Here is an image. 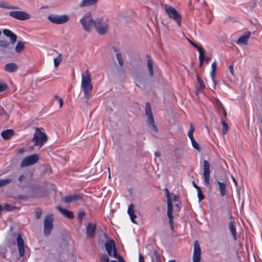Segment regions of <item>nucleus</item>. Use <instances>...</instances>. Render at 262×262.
I'll use <instances>...</instances> for the list:
<instances>
[{"label":"nucleus","instance_id":"obj_1","mask_svg":"<svg viewBox=\"0 0 262 262\" xmlns=\"http://www.w3.org/2000/svg\"><path fill=\"white\" fill-rule=\"evenodd\" d=\"M48 137L46 134L41 132L38 127L35 128V132L32 139V142L35 146L41 148L47 141Z\"/></svg>","mask_w":262,"mask_h":262},{"label":"nucleus","instance_id":"obj_2","mask_svg":"<svg viewBox=\"0 0 262 262\" xmlns=\"http://www.w3.org/2000/svg\"><path fill=\"white\" fill-rule=\"evenodd\" d=\"M80 22L84 31L90 32L92 30L93 27L95 26V20H93L90 13H86L81 18Z\"/></svg>","mask_w":262,"mask_h":262},{"label":"nucleus","instance_id":"obj_3","mask_svg":"<svg viewBox=\"0 0 262 262\" xmlns=\"http://www.w3.org/2000/svg\"><path fill=\"white\" fill-rule=\"evenodd\" d=\"M164 9L166 14L168 16L173 19L180 27L181 26L182 17L181 14L178 11L173 7L165 5Z\"/></svg>","mask_w":262,"mask_h":262},{"label":"nucleus","instance_id":"obj_4","mask_svg":"<svg viewBox=\"0 0 262 262\" xmlns=\"http://www.w3.org/2000/svg\"><path fill=\"white\" fill-rule=\"evenodd\" d=\"M145 114L147 118V122L151 129L155 132H158V128L155 124V121L150 105L149 103H146L145 105Z\"/></svg>","mask_w":262,"mask_h":262},{"label":"nucleus","instance_id":"obj_5","mask_svg":"<svg viewBox=\"0 0 262 262\" xmlns=\"http://www.w3.org/2000/svg\"><path fill=\"white\" fill-rule=\"evenodd\" d=\"M95 28L99 35L105 34L108 30V23L101 18L95 19Z\"/></svg>","mask_w":262,"mask_h":262},{"label":"nucleus","instance_id":"obj_6","mask_svg":"<svg viewBox=\"0 0 262 262\" xmlns=\"http://www.w3.org/2000/svg\"><path fill=\"white\" fill-rule=\"evenodd\" d=\"M105 248L108 254L110 256L117 259L119 256H121L116 250L115 243L113 240L110 239L107 241L105 244Z\"/></svg>","mask_w":262,"mask_h":262},{"label":"nucleus","instance_id":"obj_7","mask_svg":"<svg viewBox=\"0 0 262 262\" xmlns=\"http://www.w3.org/2000/svg\"><path fill=\"white\" fill-rule=\"evenodd\" d=\"M10 16L20 20H26L31 18V15L23 11H12L9 12Z\"/></svg>","mask_w":262,"mask_h":262},{"label":"nucleus","instance_id":"obj_8","mask_svg":"<svg viewBox=\"0 0 262 262\" xmlns=\"http://www.w3.org/2000/svg\"><path fill=\"white\" fill-rule=\"evenodd\" d=\"M48 19L52 23L55 24H62L68 22L69 17L67 15H50L48 16Z\"/></svg>","mask_w":262,"mask_h":262},{"label":"nucleus","instance_id":"obj_9","mask_svg":"<svg viewBox=\"0 0 262 262\" xmlns=\"http://www.w3.org/2000/svg\"><path fill=\"white\" fill-rule=\"evenodd\" d=\"M53 218L51 214L47 215L44 220L43 232L46 236H49L53 227Z\"/></svg>","mask_w":262,"mask_h":262},{"label":"nucleus","instance_id":"obj_10","mask_svg":"<svg viewBox=\"0 0 262 262\" xmlns=\"http://www.w3.org/2000/svg\"><path fill=\"white\" fill-rule=\"evenodd\" d=\"M203 178L205 184L208 186L210 185V165L206 160L203 161Z\"/></svg>","mask_w":262,"mask_h":262},{"label":"nucleus","instance_id":"obj_11","mask_svg":"<svg viewBox=\"0 0 262 262\" xmlns=\"http://www.w3.org/2000/svg\"><path fill=\"white\" fill-rule=\"evenodd\" d=\"M39 160L37 155H32L25 158L20 163L21 167H25L36 163Z\"/></svg>","mask_w":262,"mask_h":262},{"label":"nucleus","instance_id":"obj_12","mask_svg":"<svg viewBox=\"0 0 262 262\" xmlns=\"http://www.w3.org/2000/svg\"><path fill=\"white\" fill-rule=\"evenodd\" d=\"M201 249L199 242L195 241L194 244V249L192 256V262H201Z\"/></svg>","mask_w":262,"mask_h":262},{"label":"nucleus","instance_id":"obj_13","mask_svg":"<svg viewBox=\"0 0 262 262\" xmlns=\"http://www.w3.org/2000/svg\"><path fill=\"white\" fill-rule=\"evenodd\" d=\"M82 196L78 193H74L61 198V201L65 203H70L77 200H81Z\"/></svg>","mask_w":262,"mask_h":262},{"label":"nucleus","instance_id":"obj_14","mask_svg":"<svg viewBox=\"0 0 262 262\" xmlns=\"http://www.w3.org/2000/svg\"><path fill=\"white\" fill-rule=\"evenodd\" d=\"M17 244L20 256H23L25 254V245L24 241L20 234H18L17 236Z\"/></svg>","mask_w":262,"mask_h":262},{"label":"nucleus","instance_id":"obj_15","mask_svg":"<svg viewBox=\"0 0 262 262\" xmlns=\"http://www.w3.org/2000/svg\"><path fill=\"white\" fill-rule=\"evenodd\" d=\"M84 96L89 100L91 97V94L93 89L92 82L81 84Z\"/></svg>","mask_w":262,"mask_h":262},{"label":"nucleus","instance_id":"obj_16","mask_svg":"<svg viewBox=\"0 0 262 262\" xmlns=\"http://www.w3.org/2000/svg\"><path fill=\"white\" fill-rule=\"evenodd\" d=\"M3 32L5 36L10 38V43L14 44L16 41L17 36L11 31L8 29H4Z\"/></svg>","mask_w":262,"mask_h":262},{"label":"nucleus","instance_id":"obj_17","mask_svg":"<svg viewBox=\"0 0 262 262\" xmlns=\"http://www.w3.org/2000/svg\"><path fill=\"white\" fill-rule=\"evenodd\" d=\"M56 208L58 210L60 213L65 217L70 219L74 218V215L73 212L66 209L62 208L60 206H57Z\"/></svg>","mask_w":262,"mask_h":262},{"label":"nucleus","instance_id":"obj_18","mask_svg":"<svg viewBox=\"0 0 262 262\" xmlns=\"http://www.w3.org/2000/svg\"><path fill=\"white\" fill-rule=\"evenodd\" d=\"M134 207V206L133 204H130L128 207L127 213L130 217L132 222L134 223L137 224V222L135 220V219L137 217V215L135 213Z\"/></svg>","mask_w":262,"mask_h":262},{"label":"nucleus","instance_id":"obj_19","mask_svg":"<svg viewBox=\"0 0 262 262\" xmlns=\"http://www.w3.org/2000/svg\"><path fill=\"white\" fill-rule=\"evenodd\" d=\"M134 207V206L133 204H130L128 207L127 213L130 217L132 222L134 223L137 224V222L135 220V219L137 217V215L135 213Z\"/></svg>","mask_w":262,"mask_h":262},{"label":"nucleus","instance_id":"obj_20","mask_svg":"<svg viewBox=\"0 0 262 262\" xmlns=\"http://www.w3.org/2000/svg\"><path fill=\"white\" fill-rule=\"evenodd\" d=\"M18 66L14 63H9L5 66L4 70L5 71L9 73H13L17 71Z\"/></svg>","mask_w":262,"mask_h":262},{"label":"nucleus","instance_id":"obj_21","mask_svg":"<svg viewBox=\"0 0 262 262\" xmlns=\"http://www.w3.org/2000/svg\"><path fill=\"white\" fill-rule=\"evenodd\" d=\"M96 231V225L89 223L86 227V234L90 237H93Z\"/></svg>","mask_w":262,"mask_h":262},{"label":"nucleus","instance_id":"obj_22","mask_svg":"<svg viewBox=\"0 0 262 262\" xmlns=\"http://www.w3.org/2000/svg\"><path fill=\"white\" fill-rule=\"evenodd\" d=\"M250 33L247 32L245 34L242 35L237 40L236 43L239 45H245L247 43V42L250 37Z\"/></svg>","mask_w":262,"mask_h":262},{"label":"nucleus","instance_id":"obj_23","mask_svg":"<svg viewBox=\"0 0 262 262\" xmlns=\"http://www.w3.org/2000/svg\"><path fill=\"white\" fill-rule=\"evenodd\" d=\"M81 84L92 82L91 74L86 70L85 74H81Z\"/></svg>","mask_w":262,"mask_h":262},{"label":"nucleus","instance_id":"obj_24","mask_svg":"<svg viewBox=\"0 0 262 262\" xmlns=\"http://www.w3.org/2000/svg\"><path fill=\"white\" fill-rule=\"evenodd\" d=\"M14 134V132L11 129L3 130L1 133V136L4 140L10 139Z\"/></svg>","mask_w":262,"mask_h":262},{"label":"nucleus","instance_id":"obj_25","mask_svg":"<svg viewBox=\"0 0 262 262\" xmlns=\"http://www.w3.org/2000/svg\"><path fill=\"white\" fill-rule=\"evenodd\" d=\"M229 229L230 232L232 236V237L234 241H236V227L234 223L232 221H230L229 222Z\"/></svg>","mask_w":262,"mask_h":262},{"label":"nucleus","instance_id":"obj_26","mask_svg":"<svg viewBox=\"0 0 262 262\" xmlns=\"http://www.w3.org/2000/svg\"><path fill=\"white\" fill-rule=\"evenodd\" d=\"M147 66L149 73L150 76L152 77L153 76V61L151 58L148 56L147 55Z\"/></svg>","mask_w":262,"mask_h":262},{"label":"nucleus","instance_id":"obj_27","mask_svg":"<svg viewBox=\"0 0 262 262\" xmlns=\"http://www.w3.org/2000/svg\"><path fill=\"white\" fill-rule=\"evenodd\" d=\"M98 0H82L81 2L79 4V6L81 7L90 6L95 5Z\"/></svg>","mask_w":262,"mask_h":262},{"label":"nucleus","instance_id":"obj_28","mask_svg":"<svg viewBox=\"0 0 262 262\" xmlns=\"http://www.w3.org/2000/svg\"><path fill=\"white\" fill-rule=\"evenodd\" d=\"M219 185V189L220 191V194L222 196H224L226 194V185L224 183H222L220 181H217Z\"/></svg>","mask_w":262,"mask_h":262},{"label":"nucleus","instance_id":"obj_29","mask_svg":"<svg viewBox=\"0 0 262 262\" xmlns=\"http://www.w3.org/2000/svg\"><path fill=\"white\" fill-rule=\"evenodd\" d=\"M0 7L7 9H16L17 7H15L13 5H10L7 2L2 1L0 2Z\"/></svg>","mask_w":262,"mask_h":262},{"label":"nucleus","instance_id":"obj_30","mask_svg":"<svg viewBox=\"0 0 262 262\" xmlns=\"http://www.w3.org/2000/svg\"><path fill=\"white\" fill-rule=\"evenodd\" d=\"M25 48V45L23 42L21 41H18L17 43V45L15 47V51L18 53H21Z\"/></svg>","mask_w":262,"mask_h":262},{"label":"nucleus","instance_id":"obj_31","mask_svg":"<svg viewBox=\"0 0 262 262\" xmlns=\"http://www.w3.org/2000/svg\"><path fill=\"white\" fill-rule=\"evenodd\" d=\"M12 182V179L10 178L0 179V187L8 185Z\"/></svg>","mask_w":262,"mask_h":262},{"label":"nucleus","instance_id":"obj_32","mask_svg":"<svg viewBox=\"0 0 262 262\" xmlns=\"http://www.w3.org/2000/svg\"><path fill=\"white\" fill-rule=\"evenodd\" d=\"M216 67V63L215 61H214L211 64V72L210 73L211 78L213 81L214 84H215V78L214 73Z\"/></svg>","mask_w":262,"mask_h":262},{"label":"nucleus","instance_id":"obj_33","mask_svg":"<svg viewBox=\"0 0 262 262\" xmlns=\"http://www.w3.org/2000/svg\"><path fill=\"white\" fill-rule=\"evenodd\" d=\"M10 43L5 40H0V48L4 51L9 48Z\"/></svg>","mask_w":262,"mask_h":262},{"label":"nucleus","instance_id":"obj_34","mask_svg":"<svg viewBox=\"0 0 262 262\" xmlns=\"http://www.w3.org/2000/svg\"><path fill=\"white\" fill-rule=\"evenodd\" d=\"M116 58L118 60V63L120 67H122L124 64L123 56L121 53L119 52L116 53Z\"/></svg>","mask_w":262,"mask_h":262},{"label":"nucleus","instance_id":"obj_35","mask_svg":"<svg viewBox=\"0 0 262 262\" xmlns=\"http://www.w3.org/2000/svg\"><path fill=\"white\" fill-rule=\"evenodd\" d=\"M198 50L199 52L200 66L201 67L203 65V63L204 60L205 55L201 48L199 49Z\"/></svg>","mask_w":262,"mask_h":262},{"label":"nucleus","instance_id":"obj_36","mask_svg":"<svg viewBox=\"0 0 262 262\" xmlns=\"http://www.w3.org/2000/svg\"><path fill=\"white\" fill-rule=\"evenodd\" d=\"M167 213H172L173 212V205L172 203V199H168L167 200Z\"/></svg>","mask_w":262,"mask_h":262},{"label":"nucleus","instance_id":"obj_37","mask_svg":"<svg viewBox=\"0 0 262 262\" xmlns=\"http://www.w3.org/2000/svg\"><path fill=\"white\" fill-rule=\"evenodd\" d=\"M167 216L168 217V222L169 226L170 227V228L171 230H173L174 229V221H173V216L172 215V213H167Z\"/></svg>","mask_w":262,"mask_h":262},{"label":"nucleus","instance_id":"obj_38","mask_svg":"<svg viewBox=\"0 0 262 262\" xmlns=\"http://www.w3.org/2000/svg\"><path fill=\"white\" fill-rule=\"evenodd\" d=\"M18 180L19 182L18 185L22 187L24 186L23 184L26 182V177L25 175L21 174L19 177Z\"/></svg>","mask_w":262,"mask_h":262},{"label":"nucleus","instance_id":"obj_39","mask_svg":"<svg viewBox=\"0 0 262 262\" xmlns=\"http://www.w3.org/2000/svg\"><path fill=\"white\" fill-rule=\"evenodd\" d=\"M61 57L62 55L59 53L58 56L54 59V64L55 68H57L59 66L62 60Z\"/></svg>","mask_w":262,"mask_h":262},{"label":"nucleus","instance_id":"obj_40","mask_svg":"<svg viewBox=\"0 0 262 262\" xmlns=\"http://www.w3.org/2000/svg\"><path fill=\"white\" fill-rule=\"evenodd\" d=\"M191 144L194 148L198 150H200V147L199 144L197 143V142L194 140V138H192V140H191Z\"/></svg>","mask_w":262,"mask_h":262},{"label":"nucleus","instance_id":"obj_41","mask_svg":"<svg viewBox=\"0 0 262 262\" xmlns=\"http://www.w3.org/2000/svg\"><path fill=\"white\" fill-rule=\"evenodd\" d=\"M222 124L223 126V133L224 135H225L228 131L227 124L223 119H222Z\"/></svg>","mask_w":262,"mask_h":262},{"label":"nucleus","instance_id":"obj_42","mask_svg":"<svg viewBox=\"0 0 262 262\" xmlns=\"http://www.w3.org/2000/svg\"><path fill=\"white\" fill-rule=\"evenodd\" d=\"M197 80L199 84L198 86L201 88L204 89L205 87V85L203 80L199 76H198Z\"/></svg>","mask_w":262,"mask_h":262},{"label":"nucleus","instance_id":"obj_43","mask_svg":"<svg viewBox=\"0 0 262 262\" xmlns=\"http://www.w3.org/2000/svg\"><path fill=\"white\" fill-rule=\"evenodd\" d=\"M197 190V193H198V196L199 198V201L200 202L204 199V196L202 194L201 188L200 189L198 188V190Z\"/></svg>","mask_w":262,"mask_h":262},{"label":"nucleus","instance_id":"obj_44","mask_svg":"<svg viewBox=\"0 0 262 262\" xmlns=\"http://www.w3.org/2000/svg\"><path fill=\"white\" fill-rule=\"evenodd\" d=\"M55 98L56 99V100L58 102L59 104V107L61 108L63 104V100L61 98H60L59 96L57 95H55L54 96Z\"/></svg>","mask_w":262,"mask_h":262},{"label":"nucleus","instance_id":"obj_45","mask_svg":"<svg viewBox=\"0 0 262 262\" xmlns=\"http://www.w3.org/2000/svg\"><path fill=\"white\" fill-rule=\"evenodd\" d=\"M101 260L102 262H110V259L108 255L104 254L102 255L101 258Z\"/></svg>","mask_w":262,"mask_h":262},{"label":"nucleus","instance_id":"obj_46","mask_svg":"<svg viewBox=\"0 0 262 262\" xmlns=\"http://www.w3.org/2000/svg\"><path fill=\"white\" fill-rule=\"evenodd\" d=\"M7 88V86L6 84L0 83V92L4 91Z\"/></svg>","mask_w":262,"mask_h":262},{"label":"nucleus","instance_id":"obj_47","mask_svg":"<svg viewBox=\"0 0 262 262\" xmlns=\"http://www.w3.org/2000/svg\"><path fill=\"white\" fill-rule=\"evenodd\" d=\"M136 84L141 87V85L142 84V78L141 77H137L136 79Z\"/></svg>","mask_w":262,"mask_h":262},{"label":"nucleus","instance_id":"obj_48","mask_svg":"<svg viewBox=\"0 0 262 262\" xmlns=\"http://www.w3.org/2000/svg\"><path fill=\"white\" fill-rule=\"evenodd\" d=\"M42 214V211L41 210H38L36 212V217L38 219H39Z\"/></svg>","mask_w":262,"mask_h":262},{"label":"nucleus","instance_id":"obj_49","mask_svg":"<svg viewBox=\"0 0 262 262\" xmlns=\"http://www.w3.org/2000/svg\"><path fill=\"white\" fill-rule=\"evenodd\" d=\"M165 191L166 192V199L167 200H168V199H171V194L167 188L165 189Z\"/></svg>","mask_w":262,"mask_h":262},{"label":"nucleus","instance_id":"obj_50","mask_svg":"<svg viewBox=\"0 0 262 262\" xmlns=\"http://www.w3.org/2000/svg\"><path fill=\"white\" fill-rule=\"evenodd\" d=\"M85 212H83V211H80L79 212V215H78V217L82 220L84 218V217L85 216Z\"/></svg>","mask_w":262,"mask_h":262},{"label":"nucleus","instance_id":"obj_51","mask_svg":"<svg viewBox=\"0 0 262 262\" xmlns=\"http://www.w3.org/2000/svg\"><path fill=\"white\" fill-rule=\"evenodd\" d=\"M194 131V127H193L192 123H190V129L188 133L193 134Z\"/></svg>","mask_w":262,"mask_h":262},{"label":"nucleus","instance_id":"obj_52","mask_svg":"<svg viewBox=\"0 0 262 262\" xmlns=\"http://www.w3.org/2000/svg\"><path fill=\"white\" fill-rule=\"evenodd\" d=\"M194 131V127H193L192 123H190V129L188 133L193 134Z\"/></svg>","mask_w":262,"mask_h":262},{"label":"nucleus","instance_id":"obj_53","mask_svg":"<svg viewBox=\"0 0 262 262\" xmlns=\"http://www.w3.org/2000/svg\"><path fill=\"white\" fill-rule=\"evenodd\" d=\"M229 70H230V72L231 75L233 76H235V74H234V71H233V65L230 66L229 67Z\"/></svg>","mask_w":262,"mask_h":262},{"label":"nucleus","instance_id":"obj_54","mask_svg":"<svg viewBox=\"0 0 262 262\" xmlns=\"http://www.w3.org/2000/svg\"><path fill=\"white\" fill-rule=\"evenodd\" d=\"M139 262H144V257L141 253L139 255Z\"/></svg>","mask_w":262,"mask_h":262},{"label":"nucleus","instance_id":"obj_55","mask_svg":"<svg viewBox=\"0 0 262 262\" xmlns=\"http://www.w3.org/2000/svg\"><path fill=\"white\" fill-rule=\"evenodd\" d=\"M204 89L199 88L198 86L196 87V92L197 94L202 93L203 92Z\"/></svg>","mask_w":262,"mask_h":262},{"label":"nucleus","instance_id":"obj_56","mask_svg":"<svg viewBox=\"0 0 262 262\" xmlns=\"http://www.w3.org/2000/svg\"><path fill=\"white\" fill-rule=\"evenodd\" d=\"M189 42L194 47H195V48H196L198 50L199 49H200L201 47H200L199 46H198L197 45H196L195 43H193L192 41H191V40H189Z\"/></svg>","mask_w":262,"mask_h":262},{"label":"nucleus","instance_id":"obj_57","mask_svg":"<svg viewBox=\"0 0 262 262\" xmlns=\"http://www.w3.org/2000/svg\"><path fill=\"white\" fill-rule=\"evenodd\" d=\"M171 195H172V198H171L172 201H177L178 200L177 195L173 194H172Z\"/></svg>","mask_w":262,"mask_h":262},{"label":"nucleus","instance_id":"obj_58","mask_svg":"<svg viewBox=\"0 0 262 262\" xmlns=\"http://www.w3.org/2000/svg\"><path fill=\"white\" fill-rule=\"evenodd\" d=\"M187 136L190 138V140H192V138H194L193 136V134L192 133H188Z\"/></svg>","mask_w":262,"mask_h":262},{"label":"nucleus","instance_id":"obj_59","mask_svg":"<svg viewBox=\"0 0 262 262\" xmlns=\"http://www.w3.org/2000/svg\"><path fill=\"white\" fill-rule=\"evenodd\" d=\"M117 259L119 260V262H125L121 256H119Z\"/></svg>","mask_w":262,"mask_h":262},{"label":"nucleus","instance_id":"obj_60","mask_svg":"<svg viewBox=\"0 0 262 262\" xmlns=\"http://www.w3.org/2000/svg\"><path fill=\"white\" fill-rule=\"evenodd\" d=\"M192 184H193V187H195V188L196 189V190H198V188L200 189V187H199V186H198V185L195 183V182H194V181H193Z\"/></svg>","mask_w":262,"mask_h":262},{"label":"nucleus","instance_id":"obj_61","mask_svg":"<svg viewBox=\"0 0 262 262\" xmlns=\"http://www.w3.org/2000/svg\"><path fill=\"white\" fill-rule=\"evenodd\" d=\"M155 155L157 157H159L160 156V154L159 152H155Z\"/></svg>","mask_w":262,"mask_h":262},{"label":"nucleus","instance_id":"obj_62","mask_svg":"<svg viewBox=\"0 0 262 262\" xmlns=\"http://www.w3.org/2000/svg\"><path fill=\"white\" fill-rule=\"evenodd\" d=\"M232 180H233V182H234L235 183H236V180H235V178H234L233 177H232Z\"/></svg>","mask_w":262,"mask_h":262},{"label":"nucleus","instance_id":"obj_63","mask_svg":"<svg viewBox=\"0 0 262 262\" xmlns=\"http://www.w3.org/2000/svg\"><path fill=\"white\" fill-rule=\"evenodd\" d=\"M168 262H175V260H169Z\"/></svg>","mask_w":262,"mask_h":262},{"label":"nucleus","instance_id":"obj_64","mask_svg":"<svg viewBox=\"0 0 262 262\" xmlns=\"http://www.w3.org/2000/svg\"><path fill=\"white\" fill-rule=\"evenodd\" d=\"M111 262H118V261H115V260H112Z\"/></svg>","mask_w":262,"mask_h":262}]
</instances>
